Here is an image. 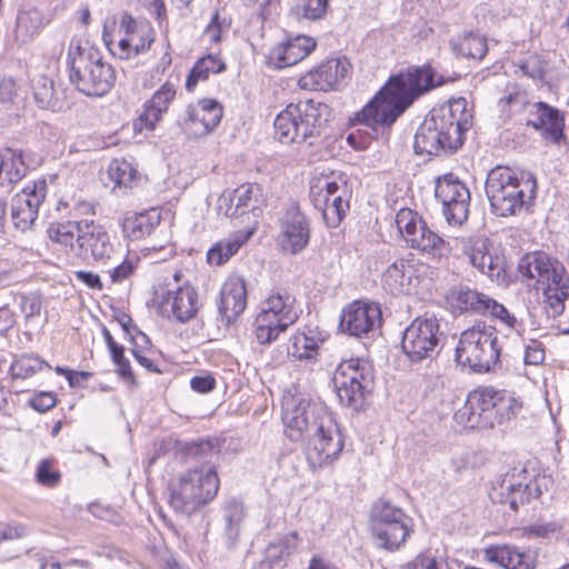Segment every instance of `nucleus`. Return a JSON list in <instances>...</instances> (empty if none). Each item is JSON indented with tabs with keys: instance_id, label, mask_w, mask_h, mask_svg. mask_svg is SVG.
<instances>
[{
	"instance_id": "f257e3e1",
	"label": "nucleus",
	"mask_w": 569,
	"mask_h": 569,
	"mask_svg": "<svg viewBox=\"0 0 569 569\" xmlns=\"http://www.w3.org/2000/svg\"><path fill=\"white\" fill-rule=\"evenodd\" d=\"M282 421L292 441H307V459L312 468L330 465L343 449V440L332 415L322 406L311 405L302 396L283 397Z\"/></svg>"
},
{
	"instance_id": "f03ea898",
	"label": "nucleus",
	"mask_w": 569,
	"mask_h": 569,
	"mask_svg": "<svg viewBox=\"0 0 569 569\" xmlns=\"http://www.w3.org/2000/svg\"><path fill=\"white\" fill-rule=\"evenodd\" d=\"M447 82L430 63L410 66L389 79L355 116V122L369 128L390 127L418 98Z\"/></svg>"
},
{
	"instance_id": "7ed1b4c3",
	"label": "nucleus",
	"mask_w": 569,
	"mask_h": 569,
	"mask_svg": "<svg viewBox=\"0 0 569 569\" xmlns=\"http://www.w3.org/2000/svg\"><path fill=\"white\" fill-rule=\"evenodd\" d=\"M471 118L465 98L433 108L415 134L416 153L439 156L456 152L463 143L465 132L471 127Z\"/></svg>"
},
{
	"instance_id": "20e7f679",
	"label": "nucleus",
	"mask_w": 569,
	"mask_h": 569,
	"mask_svg": "<svg viewBox=\"0 0 569 569\" xmlns=\"http://www.w3.org/2000/svg\"><path fill=\"white\" fill-rule=\"evenodd\" d=\"M70 82L88 97H103L116 82L113 67L106 62L99 49L72 38L67 51Z\"/></svg>"
},
{
	"instance_id": "39448f33",
	"label": "nucleus",
	"mask_w": 569,
	"mask_h": 569,
	"mask_svg": "<svg viewBox=\"0 0 569 569\" xmlns=\"http://www.w3.org/2000/svg\"><path fill=\"white\" fill-rule=\"evenodd\" d=\"M219 487L220 480L213 466L207 463L189 469L169 483V506L180 515L190 516L212 501Z\"/></svg>"
},
{
	"instance_id": "423d86ee",
	"label": "nucleus",
	"mask_w": 569,
	"mask_h": 569,
	"mask_svg": "<svg viewBox=\"0 0 569 569\" xmlns=\"http://www.w3.org/2000/svg\"><path fill=\"white\" fill-rule=\"evenodd\" d=\"M536 179H519L508 167L491 169L486 180V194L492 212L499 217L515 216L536 197Z\"/></svg>"
},
{
	"instance_id": "0eeeda50",
	"label": "nucleus",
	"mask_w": 569,
	"mask_h": 569,
	"mask_svg": "<svg viewBox=\"0 0 569 569\" xmlns=\"http://www.w3.org/2000/svg\"><path fill=\"white\" fill-rule=\"evenodd\" d=\"M501 350L497 329L479 322L460 333L455 356L475 372H490L499 367Z\"/></svg>"
},
{
	"instance_id": "6e6552de",
	"label": "nucleus",
	"mask_w": 569,
	"mask_h": 569,
	"mask_svg": "<svg viewBox=\"0 0 569 569\" xmlns=\"http://www.w3.org/2000/svg\"><path fill=\"white\" fill-rule=\"evenodd\" d=\"M328 107L311 99L290 103L274 120V130L282 143H301L320 134Z\"/></svg>"
},
{
	"instance_id": "1a4fd4ad",
	"label": "nucleus",
	"mask_w": 569,
	"mask_h": 569,
	"mask_svg": "<svg viewBox=\"0 0 569 569\" xmlns=\"http://www.w3.org/2000/svg\"><path fill=\"white\" fill-rule=\"evenodd\" d=\"M296 298L286 289L271 290L262 301L261 310L254 319V332L260 345H270L279 335L292 326L299 318L295 307Z\"/></svg>"
},
{
	"instance_id": "9d476101",
	"label": "nucleus",
	"mask_w": 569,
	"mask_h": 569,
	"mask_svg": "<svg viewBox=\"0 0 569 569\" xmlns=\"http://www.w3.org/2000/svg\"><path fill=\"white\" fill-rule=\"evenodd\" d=\"M372 538L379 548L398 550L413 532V519L400 507L378 500L371 509Z\"/></svg>"
},
{
	"instance_id": "9b49d317",
	"label": "nucleus",
	"mask_w": 569,
	"mask_h": 569,
	"mask_svg": "<svg viewBox=\"0 0 569 569\" xmlns=\"http://www.w3.org/2000/svg\"><path fill=\"white\" fill-rule=\"evenodd\" d=\"M396 224L406 243L432 261H447L452 248L448 241L432 231L416 211L403 208L396 216Z\"/></svg>"
},
{
	"instance_id": "f8f14e48",
	"label": "nucleus",
	"mask_w": 569,
	"mask_h": 569,
	"mask_svg": "<svg viewBox=\"0 0 569 569\" xmlns=\"http://www.w3.org/2000/svg\"><path fill=\"white\" fill-rule=\"evenodd\" d=\"M332 383L340 403L358 410L373 387L372 368L358 358L345 360L337 367Z\"/></svg>"
},
{
	"instance_id": "ddd939ff",
	"label": "nucleus",
	"mask_w": 569,
	"mask_h": 569,
	"mask_svg": "<svg viewBox=\"0 0 569 569\" xmlns=\"http://www.w3.org/2000/svg\"><path fill=\"white\" fill-rule=\"evenodd\" d=\"M442 337L435 316L418 317L406 328L401 348L410 365L426 362L429 367L440 351Z\"/></svg>"
},
{
	"instance_id": "4468645a",
	"label": "nucleus",
	"mask_w": 569,
	"mask_h": 569,
	"mask_svg": "<svg viewBox=\"0 0 569 569\" xmlns=\"http://www.w3.org/2000/svg\"><path fill=\"white\" fill-rule=\"evenodd\" d=\"M311 199L317 209L321 210L325 222L328 227H337L347 210L349 189L343 176L318 179L311 187Z\"/></svg>"
},
{
	"instance_id": "2eb2a0df",
	"label": "nucleus",
	"mask_w": 569,
	"mask_h": 569,
	"mask_svg": "<svg viewBox=\"0 0 569 569\" xmlns=\"http://www.w3.org/2000/svg\"><path fill=\"white\" fill-rule=\"evenodd\" d=\"M435 197L442 206V214L449 226L461 227L468 219L470 191L452 173L437 179Z\"/></svg>"
},
{
	"instance_id": "dca6fc26",
	"label": "nucleus",
	"mask_w": 569,
	"mask_h": 569,
	"mask_svg": "<svg viewBox=\"0 0 569 569\" xmlns=\"http://www.w3.org/2000/svg\"><path fill=\"white\" fill-rule=\"evenodd\" d=\"M222 114V106L217 100L200 99L186 107L177 123L187 137L197 139L213 131Z\"/></svg>"
},
{
	"instance_id": "f3484780",
	"label": "nucleus",
	"mask_w": 569,
	"mask_h": 569,
	"mask_svg": "<svg viewBox=\"0 0 569 569\" xmlns=\"http://www.w3.org/2000/svg\"><path fill=\"white\" fill-rule=\"evenodd\" d=\"M119 32L122 34L117 51L120 59L127 60L146 53L156 40V31L151 23L134 19L128 12L120 17Z\"/></svg>"
},
{
	"instance_id": "a211bd4d",
	"label": "nucleus",
	"mask_w": 569,
	"mask_h": 569,
	"mask_svg": "<svg viewBox=\"0 0 569 569\" xmlns=\"http://www.w3.org/2000/svg\"><path fill=\"white\" fill-rule=\"evenodd\" d=\"M48 184L39 179L26 184L21 192L11 199V219L17 229L26 231L38 217L39 208L47 196Z\"/></svg>"
},
{
	"instance_id": "6ab92c4d",
	"label": "nucleus",
	"mask_w": 569,
	"mask_h": 569,
	"mask_svg": "<svg viewBox=\"0 0 569 569\" xmlns=\"http://www.w3.org/2000/svg\"><path fill=\"white\" fill-rule=\"evenodd\" d=\"M462 243L463 253L471 266L491 281H499L505 271V262L489 240L483 237H469Z\"/></svg>"
},
{
	"instance_id": "aec40b11",
	"label": "nucleus",
	"mask_w": 569,
	"mask_h": 569,
	"mask_svg": "<svg viewBox=\"0 0 569 569\" xmlns=\"http://www.w3.org/2000/svg\"><path fill=\"white\" fill-rule=\"evenodd\" d=\"M230 203L226 216L236 219L242 218V221H247L248 229H252L253 232L258 218L262 213V207L266 204L262 188L257 183L242 184L234 189Z\"/></svg>"
},
{
	"instance_id": "412c9836",
	"label": "nucleus",
	"mask_w": 569,
	"mask_h": 569,
	"mask_svg": "<svg viewBox=\"0 0 569 569\" xmlns=\"http://www.w3.org/2000/svg\"><path fill=\"white\" fill-rule=\"evenodd\" d=\"M381 322V310L377 303L353 301L340 317V328L350 336L362 337L375 331Z\"/></svg>"
},
{
	"instance_id": "4be33fe9",
	"label": "nucleus",
	"mask_w": 569,
	"mask_h": 569,
	"mask_svg": "<svg viewBox=\"0 0 569 569\" xmlns=\"http://www.w3.org/2000/svg\"><path fill=\"white\" fill-rule=\"evenodd\" d=\"M82 229L76 238V256L81 259L92 258L94 261L110 259L113 246L106 229L93 220H82Z\"/></svg>"
},
{
	"instance_id": "5701e85b",
	"label": "nucleus",
	"mask_w": 569,
	"mask_h": 569,
	"mask_svg": "<svg viewBox=\"0 0 569 569\" xmlns=\"http://www.w3.org/2000/svg\"><path fill=\"white\" fill-rule=\"evenodd\" d=\"M279 243L291 254L302 251L309 242L310 229L306 216L298 206L291 204L279 220Z\"/></svg>"
},
{
	"instance_id": "b1692460",
	"label": "nucleus",
	"mask_w": 569,
	"mask_h": 569,
	"mask_svg": "<svg viewBox=\"0 0 569 569\" xmlns=\"http://www.w3.org/2000/svg\"><path fill=\"white\" fill-rule=\"evenodd\" d=\"M350 74L346 59H329L300 77L298 83L306 90H337Z\"/></svg>"
},
{
	"instance_id": "393cba45",
	"label": "nucleus",
	"mask_w": 569,
	"mask_h": 569,
	"mask_svg": "<svg viewBox=\"0 0 569 569\" xmlns=\"http://www.w3.org/2000/svg\"><path fill=\"white\" fill-rule=\"evenodd\" d=\"M527 124L539 130L545 140L557 146L568 143L563 132L565 117L560 110L539 101L532 104Z\"/></svg>"
},
{
	"instance_id": "a878e982",
	"label": "nucleus",
	"mask_w": 569,
	"mask_h": 569,
	"mask_svg": "<svg viewBox=\"0 0 569 569\" xmlns=\"http://www.w3.org/2000/svg\"><path fill=\"white\" fill-rule=\"evenodd\" d=\"M518 269L521 276L536 279L541 288L567 278L563 264L540 251L523 256Z\"/></svg>"
},
{
	"instance_id": "bb28decb",
	"label": "nucleus",
	"mask_w": 569,
	"mask_h": 569,
	"mask_svg": "<svg viewBox=\"0 0 569 569\" xmlns=\"http://www.w3.org/2000/svg\"><path fill=\"white\" fill-rule=\"evenodd\" d=\"M159 309L162 315L172 317L179 322H187L198 312V293L188 284L178 287L176 290H167L161 296Z\"/></svg>"
},
{
	"instance_id": "cd10ccee",
	"label": "nucleus",
	"mask_w": 569,
	"mask_h": 569,
	"mask_svg": "<svg viewBox=\"0 0 569 569\" xmlns=\"http://www.w3.org/2000/svg\"><path fill=\"white\" fill-rule=\"evenodd\" d=\"M316 44L313 38L303 34L288 38L270 49L267 56L268 64L274 69L297 64L315 50Z\"/></svg>"
},
{
	"instance_id": "c85d7f7f",
	"label": "nucleus",
	"mask_w": 569,
	"mask_h": 569,
	"mask_svg": "<svg viewBox=\"0 0 569 569\" xmlns=\"http://www.w3.org/2000/svg\"><path fill=\"white\" fill-rule=\"evenodd\" d=\"M493 490L498 491L499 500L508 503L513 511L518 510L520 505L529 501L531 491L527 482V470L525 468H515L497 480Z\"/></svg>"
},
{
	"instance_id": "c756f323",
	"label": "nucleus",
	"mask_w": 569,
	"mask_h": 569,
	"mask_svg": "<svg viewBox=\"0 0 569 569\" xmlns=\"http://www.w3.org/2000/svg\"><path fill=\"white\" fill-rule=\"evenodd\" d=\"M247 287L244 279L229 277L220 290L219 312L228 322L234 321L247 308Z\"/></svg>"
},
{
	"instance_id": "7c9ffc66",
	"label": "nucleus",
	"mask_w": 569,
	"mask_h": 569,
	"mask_svg": "<svg viewBox=\"0 0 569 569\" xmlns=\"http://www.w3.org/2000/svg\"><path fill=\"white\" fill-rule=\"evenodd\" d=\"M176 97V89L172 83H163L144 104L143 113L138 118L136 127L141 130L146 128L153 130L162 114L168 111L169 104Z\"/></svg>"
},
{
	"instance_id": "2f4dec72",
	"label": "nucleus",
	"mask_w": 569,
	"mask_h": 569,
	"mask_svg": "<svg viewBox=\"0 0 569 569\" xmlns=\"http://www.w3.org/2000/svg\"><path fill=\"white\" fill-rule=\"evenodd\" d=\"M485 557L489 562L505 569H535V558L530 552L520 551L515 546L498 545L488 547Z\"/></svg>"
},
{
	"instance_id": "473e14b6",
	"label": "nucleus",
	"mask_w": 569,
	"mask_h": 569,
	"mask_svg": "<svg viewBox=\"0 0 569 569\" xmlns=\"http://www.w3.org/2000/svg\"><path fill=\"white\" fill-rule=\"evenodd\" d=\"M489 296L466 286L451 288L447 299L451 307L461 311L482 316Z\"/></svg>"
},
{
	"instance_id": "72a5a7b5",
	"label": "nucleus",
	"mask_w": 569,
	"mask_h": 569,
	"mask_svg": "<svg viewBox=\"0 0 569 569\" xmlns=\"http://www.w3.org/2000/svg\"><path fill=\"white\" fill-rule=\"evenodd\" d=\"M252 236V229L237 231L228 238L216 242L207 252V261L211 266H222L233 257L244 242Z\"/></svg>"
},
{
	"instance_id": "f704fd0d",
	"label": "nucleus",
	"mask_w": 569,
	"mask_h": 569,
	"mask_svg": "<svg viewBox=\"0 0 569 569\" xmlns=\"http://www.w3.org/2000/svg\"><path fill=\"white\" fill-rule=\"evenodd\" d=\"M27 172V166L20 152L4 148L0 150V186L12 188Z\"/></svg>"
},
{
	"instance_id": "c9c22d12",
	"label": "nucleus",
	"mask_w": 569,
	"mask_h": 569,
	"mask_svg": "<svg viewBox=\"0 0 569 569\" xmlns=\"http://www.w3.org/2000/svg\"><path fill=\"white\" fill-rule=\"evenodd\" d=\"M450 49L457 57L480 61L487 54L488 46L485 37L467 32L453 37L450 40Z\"/></svg>"
},
{
	"instance_id": "e433bc0d",
	"label": "nucleus",
	"mask_w": 569,
	"mask_h": 569,
	"mask_svg": "<svg viewBox=\"0 0 569 569\" xmlns=\"http://www.w3.org/2000/svg\"><path fill=\"white\" fill-rule=\"evenodd\" d=\"M496 397L497 390L492 388H479L470 391L465 405L462 406V412L460 416L463 417V415H468L470 417L473 415L472 410L477 407L486 413V418H488L489 422H491V427H493Z\"/></svg>"
},
{
	"instance_id": "4c0bfd02",
	"label": "nucleus",
	"mask_w": 569,
	"mask_h": 569,
	"mask_svg": "<svg viewBox=\"0 0 569 569\" xmlns=\"http://www.w3.org/2000/svg\"><path fill=\"white\" fill-rule=\"evenodd\" d=\"M44 26V17L36 8L21 10L17 16L14 38L21 43L31 41Z\"/></svg>"
},
{
	"instance_id": "58836bf2",
	"label": "nucleus",
	"mask_w": 569,
	"mask_h": 569,
	"mask_svg": "<svg viewBox=\"0 0 569 569\" xmlns=\"http://www.w3.org/2000/svg\"><path fill=\"white\" fill-rule=\"evenodd\" d=\"M159 223L160 213L157 209H151L127 218L123 230L130 239L139 240L151 234Z\"/></svg>"
},
{
	"instance_id": "ea45409f",
	"label": "nucleus",
	"mask_w": 569,
	"mask_h": 569,
	"mask_svg": "<svg viewBox=\"0 0 569 569\" xmlns=\"http://www.w3.org/2000/svg\"><path fill=\"white\" fill-rule=\"evenodd\" d=\"M224 521V536L229 547H232L240 533L246 510L243 503L238 499H230L222 507Z\"/></svg>"
},
{
	"instance_id": "a19ab883",
	"label": "nucleus",
	"mask_w": 569,
	"mask_h": 569,
	"mask_svg": "<svg viewBox=\"0 0 569 569\" xmlns=\"http://www.w3.org/2000/svg\"><path fill=\"white\" fill-rule=\"evenodd\" d=\"M226 69L224 62L213 54H207L197 60L192 69L190 70L187 80L186 89L189 92H193L198 82L206 81L209 76L220 73Z\"/></svg>"
},
{
	"instance_id": "79ce46f5",
	"label": "nucleus",
	"mask_w": 569,
	"mask_h": 569,
	"mask_svg": "<svg viewBox=\"0 0 569 569\" xmlns=\"http://www.w3.org/2000/svg\"><path fill=\"white\" fill-rule=\"evenodd\" d=\"M33 97L41 109L61 111L63 101L53 86V81L46 76H40L33 80Z\"/></svg>"
},
{
	"instance_id": "37998d69",
	"label": "nucleus",
	"mask_w": 569,
	"mask_h": 569,
	"mask_svg": "<svg viewBox=\"0 0 569 569\" xmlns=\"http://www.w3.org/2000/svg\"><path fill=\"white\" fill-rule=\"evenodd\" d=\"M541 289L546 297L545 308L548 310V315L553 318L560 316L565 310V300L569 298V277Z\"/></svg>"
},
{
	"instance_id": "c03bdc74",
	"label": "nucleus",
	"mask_w": 569,
	"mask_h": 569,
	"mask_svg": "<svg viewBox=\"0 0 569 569\" xmlns=\"http://www.w3.org/2000/svg\"><path fill=\"white\" fill-rule=\"evenodd\" d=\"M411 266L403 259L396 260L391 263L382 276V281L391 292H403L409 286L411 278Z\"/></svg>"
},
{
	"instance_id": "a18cd8bd",
	"label": "nucleus",
	"mask_w": 569,
	"mask_h": 569,
	"mask_svg": "<svg viewBox=\"0 0 569 569\" xmlns=\"http://www.w3.org/2000/svg\"><path fill=\"white\" fill-rule=\"evenodd\" d=\"M287 350L288 357L293 360H316L319 340L305 332H298L291 338V343Z\"/></svg>"
},
{
	"instance_id": "49530a36",
	"label": "nucleus",
	"mask_w": 569,
	"mask_h": 569,
	"mask_svg": "<svg viewBox=\"0 0 569 569\" xmlns=\"http://www.w3.org/2000/svg\"><path fill=\"white\" fill-rule=\"evenodd\" d=\"M82 220L67 221L60 223H51L47 230L48 237L51 241L60 243L64 247H70L71 251L76 253V238L82 229Z\"/></svg>"
},
{
	"instance_id": "de8ad7c7",
	"label": "nucleus",
	"mask_w": 569,
	"mask_h": 569,
	"mask_svg": "<svg viewBox=\"0 0 569 569\" xmlns=\"http://www.w3.org/2000/svg\"><path fill=\"white\" fill-rule=\"evenodd\" d=\"M44 367L50 369V366L39 357L22 355L14 357L13 361L10 363L9 372L12 379H27L38 371H41Z\"/></svg>"
},
{
	"instance_id": "09e8293b",
	"label": "nucleus",
	"mask_w": 569,
	"mask_h": 569,
	"mask_svg": "<svg viewBox=\"0 0 569 569\" xmlns=\"http://www.w3.org/2000/svg\"><path fill=\"white\" fill-rule=\"evenodd\" d=\"M328 6V0H295L290 13L297 20L316 21L325 17Z\"/></svg>"
},
{
	"instance_id": "8fccbe9b",
	"label": "nucleus",
	"mask_w": 569,
	"mask_h": 569,
	"mask_svg": "<svg viewBox=\"0 0 569 569\" xmlns=\"http://www.w3.org/2000/svg\"><path fill=\"white\" fill-rule=\"evenodd\" d=\"M487 305L488 307L486 306L482 316L490 317L507 329L516 331H520L522 329V321L519 320L516 313L510 311L506 306L490 297L488 298Z\"/></svg>"
},
{
	"instance_id": "3c124183",
	"label": "nucleus",
	"mask_w": 569,
	"mask_h": 569,
	"mask_svg": "<svg viewBox=\"0 0 569 569\" xmlns=\"http://www.w3.org/2000/svg\"><path fill=\"white\" fill-rule=\"evenodd\" d=\"M137 169L127 160H113L109 168V178L118 187H129L137 177Z\"/></svg>"
},
{
	"instance_id": "603ef678",
	"label": "nucleus",
	"mask_w": 569,
	"mask_h": 569,
	"mask_svg": "<svg viewBox=\"0 0 569 569\" xmlns=\"http://www.w3.org/2000/svg\"><path fill=\"white\" fill-rule=\"evenodd\" d=\"M521 408L520 402H518L513 397L507 395L505 391H497V397L495 401V421L499 420H509L512 416H515Z\"/></svg>"
},
{
	"instance_id": "864d4df0",
	"label": "nucleus",
	"mask_w": 569,
	"mask_h": 569,
	"mask_svg": "<svg viewBox=\"0 0 569 569\" xmlns=\"http://www.w3.org/2000/svg\"><path fill=\"white\" fill-rule=\"evenodd\" d=\"M515 73L526 76L531 79H542L545 67L542 60L537 56H529L513 64Z\"/></svg>"
},
{
	"instance_id": "5fc2aeb1",
	"label": "nucleus",
	"mask_w": 569,
	"mask_h": 569,
	"mask_svg": "<svg viewBox=\"0 0 569 569\" xmlns=\"http://www.w3.org/2000/svg\"><path fill=\"white\" fill-rule=\"evenodd\" d=\"M461 412H462V407L460 409H458L455 413V419L458 423H462L466 427L471 428V429L492 428L491 422H489L488 418H486V413H483L480 410V408L475 407V409L472 410L473 415H471L470 418L468 415H463V417H461L460 416Z\"/></svg>"
},
{
	"instance_id": "6e6d98bb",
	"label": "nucleus",
	"mask_w": 569,
	"mask_h": 569,
	"mask_svg": "<svg viewBox=\"0 0 569 569\" xmlns=\"http://www.w3.org/2000/svg\"><path fill=\"white\" fill-rule=\"evenodd\" d=\"M36 477L38 482L47 487H54L60 480V473L51 469V463L48 460L40 461Z\"/></svg>"
},
{
	"instance_id": "4d7b16f0",
	"label": "nucleus",
	"mask_w": 569,
	"mask_h": 569,
	"mask_svg": "<svg viewBox=\"0 0 569 569\" xmlns=\"http://www.w3.org/2000/svg\"><path fill=\"white\" fill-rule=\"evenodd\" d=\"M57 403L53 392L41 391L29 400V406L38 412H47Z\"/></svg>"
},
{
	"instance_id": "13d9d810",
	"label": "nucleus",
	"mask_w": 569,
	"mask_h": 569,
	"mask_svg": "<svg viewBox=\"0 0 569 569\" xmlns=\"http://www.w3.org/2000/svg\"><path fill=\"white\" fill-rule=\"evenodd\" d=\"M526 365L538 366L545 360V349L542 343L537 340H531L527 345L523 357Z\"/></svg>"
},
{
	"instance_id": "bf43d9fd",
	"label": "nucleus",
	"mask_w": 569,
	"mask_h": 569,
	"mask_svg": "<svg viewBox=\"0 0 569 569\" xmlns=\"http://www.w3.org/2000/svg\"><path fill=\"white\" fill-rule=\"evenodd\" d=\"M216 378L211 373L194 376L190 380V387L198 393H208L216 388Z\"/></svg>"
},
{
	"instance_id": "052dcab7",
	"label": "nucleus",
	"mask_w": 569,
	"mask_h": 569,
	"mask_svg": "<svg viewBox=\"0 0 569 569\" xmlns=\"http://www.w3.org/2000/svg\"><path fill=\"white\" fill-rule=\"evenodd\" d=\"M136 267V261L131 258H127L122 263L113 268L110 272L112 282L119 283L124 279H128L133 273Z\"/></svg>"
},
{
	"instance_id": "680f3d73",
	"label": "nucleus",
	"mask_w": 569,
	"mask_h": 569,
	"mask_svg": "<svg viewBox=\"0 0 569 569\" xmlns=\"http://www.w3.org/2000/svg\"><path fill=\"white\" fill-rule=\"evenodd\" d=\"M144 8L154 14L158 23L161 26L167 20V8L164 0H142Z\"/></svg>"
},
{
	"instance_id": "e2e57ef3",
	"label": "nucleus",
	"mask_w": 569,
	"mask_h": 569,
	"mask_svg": "<svg viewBox=\"0 0 569 569\" xmlns=\"http://www.w3.org/2000/svg\"><path fill=\"white\" fill-rule=\"evenodd\" d=\"M190 453L194 457L211 459L218 451L212 441H200L192 445Z\"/></svg>"
},
{
	"instance_id": "0e129e2a",
	"label": "nucleus",
	"mask_w": 569,
	"mask_h": 569,
	"mask_svg": "<svg viewBox=\"0 0 569 569\" xmlns=\"http://www.w3.org/2000/svg\"><path fill=\"white\" fill-rule=\"evenodd\" d=\"M74 277L78 281L83 282L88 288L93 290H102L103 284L99 274L92 271H76Z\"/></svg>"
},
{
	"instance_id": "69168bd1",
	"label": "nucleus",
	"mask_w": 569,
	"mask_h": 569,
	"mask_svg": "<svg viewBox=\"0 0 569 569\" xmlns=\"http://www.w3.org/2000/svg\"><path fill=\"white\" fill-rule=\"evenodd\" d=\"M116 366V372L121 377V379L128 383L129 386H137V380L134 373L131 369L129 359L124 358L122 361H119Z\"/></svg>"
},
{
	"instance_id": "338daca9",
	"label": "nucleus",
	"mask_w": 569,
	"mask_h": 569,
	"mask_svg": "<svg viewBox=\"0 0 569 569\" xmlns=\"http://www.w3.org/2000/svg\"><path fill=\"white\" fill-rule=\"evenodd\" d=\"M27 533H28V530L24 525H21V523L8 525L0 532V541L20 539V538L27 536Z\"/></svg>"
},
{
	"instance_id": "774afa93",
	"label": "nucleus",
	"mask_w": 569,
	"mask_h": 569,
	"mask_svg": "<svg viewBox=\"0 0 569 569\" xmlns=\"http://www.w3.org/2000/svg\"><path fill=\"white\" fill-rule=\"evenodd\" d=\"M204 34L212 41L218 42L221 38V27L219 22V12L214 11L209 24L204 30Z\"/></svg>"
}]
</instances>
